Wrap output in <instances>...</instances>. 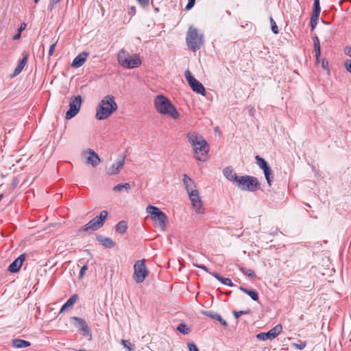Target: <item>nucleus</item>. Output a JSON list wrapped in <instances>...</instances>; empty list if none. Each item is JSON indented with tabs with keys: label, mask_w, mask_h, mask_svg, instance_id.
I'll use <instances>...</instances> for the list:
<instances>
[{
	"label": "nucleus",
	"mask_w": 351,
	"mask_h": 351,
	"mask_svg": "<svg viewBox=\"0 0 351 351\" xmlns=\"http://www.w3.org/2000/svg\"><path fill=\"white\" fill-rule=\"evenodd\" d=\"M322 67L324 70H327L329 72L328 69V62L326 59H322Z\"/></svg>",
	"instance_id": "79ce46f5"
},
{
	"label": "nucleus",
	"mask_w": 351,
	"mask_h": 351,
	"mask_svg": "<svg viewBox=\"0 0 351 351\" xmlns=\"http://www.w3.org/2000/svg\"><path fill=\"white\" fill-rule=\"evenodd\" d=\"M184 75L188 84L194 92L203 96L206 95L205 88L203 84L197 81L189 70L185 71Z\"/></svg>",
	"instance_id": "9b49d317"
},
{
	"label": "nucleus",
	"mask_w": 351,
	"mask_h": 351,
	"mask_svg": "<svg viewBox=\"0 0 351 351\" xmlns=\"http://www.w3.org/2000/svg\"><path fill=\"white\" fill-rule=\"evenodd\" d=\"M108 213L107 210H102L99 215L92 219L89 222L83 226L79 231L88 232L90 230L95 231L98 230L104 226V222L108 217Z\"/></svg>",
	"instance_id": "6e6552de"
},
{
	"label": "nucleus",
	"mask_w": 351,
	"mask_h": 351,
	"mask_svg": "<svg viewBox=\"0 0 351 351\" xmlns=\"http://www.w3.org/2000/svg\"><path fill=\"white\" fill-rule=\"evenodd\" d=\"M87 269H88V263H86L80 269V274H79L80 278H83Z\"/></svg>",
	"instance_id": "4c0bfd02"
},
{
	"label": "nucleus",
	"mask_w": 351,
	"mask_h": 351,
	"mask_svg": "<svg viewBox=\"0 0 351 351\" xmlns=\"http://www.w3.org/2000/svg\"><path fill=\"white\" fill-rule=\"evenodd\" d=\"M314 50L315 53L316 63L319 61V57L321 55V47L319 40L317 36L313 37Z\"/></svg>",
	"instance_id": "b1692460"
},
{
	"label": "nucleus",
	"mask_w": 351,
	"mask_h": 351,
	"mask_svg": "<svg viewBox=\"0 0 351 351\" xmlns=\"http://www.w3.org/2000/svg\"><path fill=\"white\" fill-rule=\"evenodd\" d=\"M186 138L193 148L195 158L199 161H206L209 145L204 138L196 132H189Z\"/></svg>",
	"instance_id": "f257e3e1"
},
{
	"label": "nucleus",
	"mask_w": 351,
	"mask_h": 351,
	"mask_svg": "<svg viewBox=\"0 0 351 351\" xmlns=\"http://www.w3.org/2000/svg\"><path fill=\"white\" fill-rule=\"evenodd\" d=\"M116 231L120 234H124L126 232L128 229V224L125 221H119L115 227Z\"/></svg>",
	"instance_id": "cd10ccee"
},
{
	"label": "nucleus",
	"mask_w": 351,
	"mask_h": 351,
	"mask_svg": "<svg viewBox=\"0 0 351 351\" xmlns=\"http://www.w3.org/2000/svg\"><path fill=\"white\" fill-rule=\"evenodd\" d=\"M282 330L281 324H278L267 332H261L256 335L257 339L262 341L275 339Z\"/></svg>",
	"instance_id": "ddd939ff"
},
{
	"label": "nucleus",
	"mask_w": 351,
	"mask_h": 351,
	"mask_svg": "<svg viewBox=\"0 0 351 351\" xmlns=\"http://www.w3.org/2000/svg\"><path fill=\"white\" fill-rule=\"evenodd\" d=\"M78 296L77 294L73 295L62 306L60 313H63L64 311H66L69 308L72 306L77 300Z\"/></svg>",
	"instance_id": "4be33fe9"
},
{
	"label": "nucleus",
	"mask_w": 351,
	"mask_h": 351,
	"mask_svg": "<svg viewBox=\"0 0 351 351\" xmlns=\"http://www.w3.org/2000/svg\"><path fill=\"white\" fill-rule=\"evenodd\" d=\"M118 108L114 96H105L96 108L95 117L97 120H104L109 118Z\"/></svg>",
	"instance_id": "f03ea898"
},
{
	"label": "nucleus",
	"mask_w": 351,
	"mask_h": 351,
	"mask_svg": "<svg viewBox=\"0 0 351 351\" xmlns=\"http://www.w3.org/2000/svg\"><path fill=\"white\" fill-rule=\"evenodd\" d=\"M154 106L157 111L161 114L169 115L173 119H177L180 114L171 103L169 99L163 95H158L154 99Z\"/></svg>",
	"instance_id": "7ed1b4c3"
},
{
	"label": "nucleus",
	"mask_w": 351,
	"mask_h": 351,
	"mask_svg": "<svg viewBox=\"0 0 351 351\" xmlns=\"http://www.w3.org/2000/svg\"><path fill=\"white\" fill-rule=\"evenodd\" d=\"M12 346L16 348H23L29 346L30 342L21 339H14L12 340Z\"/></svg>",
	"instance_id": "a878e982"
},
{
	"label": "nucleus",
	"mask_w": 351,
	"mask_h": 351,
	"mask_svg": "<svg viewBox=\"0 0 351 351\" xmlns=\"http://www.w3.org/2000/svg\"><path fill=\"white\" fill-rule=\"evenodd\" d=\"M75 322V325L79 328L80 330L83 332L84 336L88 337L89 340L91 339V331L84 319L77 317H73L71 318Z\"/></svg>",
	"instance_id": "4468645a"
},
{
	"label": "nucleus",
	"mask_w": 351,
	"mask_h": 351,
	"mask_svg": "<svg viewBox=\"0 0 351 351\" xmlns=\"http://www.w3.org/2000/svg\"><path fill=\"white\" fill-rule=\"evenodd\" d=\"M270 23H271V30L272 32L274 33V34H278V26L275 22V21L273 19L272 17H270Z\"/></svg>",
	"instance_id": "f704fd0d"
},
{
	"label": "nucleus",
	"mask_w": 351,
	"mask_h": 351,
	"mask_svg": "<svg viewBox=\"0 0 351 351\" xmlns=\"http://www.w3.org/2000/svg\"><path fill=\"white\" fill-rule=\"evenodd\" d=\"M319 14H320V12L319 11H314V10H313L312 14H311V16L310 19H311L313 21H316L318 22Z\"/></svg>",
	"instance_id": "58836bf2"
},
{
	"label": "nucleus",
	"mask_w": 351,
	"mask_h": 351,
	"mask_svg": "<svg viewBox=\"0 0 351 351\" xmlns=\"http://www.w3.org/2000/svg\"><path fill=\"white\" fill-rule=\"evenodd\" d=\"M38 1H39V0H34V2H35L36 3H37L38 2Z\"/></svg>",
	"instance_id": "6e6d98bb"
},
{
	"label": "nucleus",
	"mask_w": 351,
	"mask_h": 351,
	"mask_svg": "<svg viewBox=\"0 0 351 351\" xmlns=\"http://www.w3.org/2000/svg\"><path fill=\"white\" fill-rule=\"evenodd\" d=\"M149 275V271L145 265V260H138L134 265L133 278L139 284L142 283Z\"/></svg>",
	"instance_id": "9d476101"
},
{
	"label": "nucleus",
	"mask_w": 351,
	"mask_h": 351,
	"mask_svg": "<svg viewBox=\"0 0 351 351\" xmlns=\"http://www.w3.org/2000/svg\"><path fill=\"white\" fill-rule=\"evenodd\" d=\"M194 266L196 267H198L199 269H202L204 270L206 272H208L213 277H215L217 280L221 282L223 285H227L228 287H233L234 284L232 283V280L228 278H224L221 276L219 273L217 272H210L208 271V269L204 265H198V264H194Z\"/></svg>",
	"instance_id": "2eb2a0df"
},
{
	"label": "nucleus",
	"mask_w": 351,
	"mask_h": 351,
	"mask_svg": "<svg viewBox=\"0 0 351 351\" xmlns=\"http://www.w3.org/2000/svg\"><path fill=\"white\" fill-rule=\"evenodd\" d=\"M345 68L346 71L351 73V60H346L344 63Z\"/></svg>",
	"instance_id": "a19ab883"
},
{
	"label": "nucleus",
	"mask_w": 351,
	"mask_h": 351,
	"mask_svg": "<svg viewBox=\"0 0 351 351\" xmlns=\"http://www.w3.org/2000/svg\"><path fill=\"white\" fill-rule=\"evenodd\" d=\"M239 289L242 291L243 293L248 295L253 300L257 301L258 300V295L257 291L254 290H249L246 288H244L243 287H240Z\"/></svg>",
	"instance_id": "bb28decb"
},
{
	"label": "nucleus",
	"mask_w": 351,
	"mask_h": 351,
	"mask_svg": "<svg viewBox=\"0 0 351 351\" xmlns=\"http://www.w3.org/2000/svg\"><path fill=\"white\" fill-rule=\"evenodd\" d=\"M248 109H249V114L251 115V116H254V114H255V109L254 107H252V106H249L248 107Z\"/></svg>",
	"instance_id": "3c124183"
},
{
	"label": "nucleus",
	"mask_w": 351,
	"mask_h": 351,
	"mask_svg": "<svg viewBox=\"0 0 351 351\" xmlns=\"http://www.w3.org/2000/svg\"><path fill=\"white\" fill-rule=\"evenodd\" d=\"M255 158L256 160V164L263 171L269 167L267 162L261 156H256Z\"/></svg>",
	"instance_id": "c756f323"
},
{
	"label": "nucleus",
	"mask_w": 351,
	"mask_h": 351,
	"mask_svg": "<svg viewBox=\"0 0 351 351\" xmlns=\"http://www.w3.org/2000/svg\"><path fill=\"white\" fill-rule=\"evenodd\" d=\"M125 159V156H123L119 160L113 163L107 170V173L108 175L118 174L124 166Z\"/></svg>",
	"instance_id": "f3484780"
},
{
	"label": "nucleus",
	"mask_w": 351,
	"mask_h": 351,
	"mask_svg": "<svg viewBox=\"0 0 351 351\" xmlns=\"http://www.w3.org/2000/svg\"><path fill=\"white\" fill-rule=\"evenodd\" d=\"M88 56V53L86 51H83V52L80 53L73 60L72 64H71L72 66L74 68L80 67L81 66H82L84 64Z\"/></svg>",
	"instance_id": "6ab92c4d"
},
{
	"label": "nucleus",
	"mask_w": 351,
	"mask_h": 351,
	"mask_svg": "<svg viewBox=\"0 0 351 351\" xmlns=\"http://www.w3.org/2000/svg\"><path fill=\"white\" fill-rule=\"evenodd\" d=\"M237 184L243 191H254L260 188L257 178L250 176H239Z\"/></svg>",
	"instance_id": "1a4fd4ad"
},
{
	"label": "nucleus",
	"mask_w": 351,
	"mask_h": 351,
	"mask_svg": "<svg viewBox=\"0 0 351 351\" xmlns=\"http://www.w3.org/2000/svg\"><path fill=\"white\" fill-rule=\"evenodd\" d=\"M26 27V24L25 23H23L21 24V27L19 28L18 31L19 32H21Z\"/></svg>",
	"instance_id": "603ef678"
},
{
	"label": "nucleus",
	"mask_w": 351,
	"mask_h": 351,
	"mask_svg": "<svg viewBox=\"0 0 351 351\" xmlns=\"http://www.w3.org/2000/svg\"><path fill=\"white\" fill-rule=\"evenodd\" d=\"M97 240L101 245L107 248H112L115 246L116 243L110 238L98 237Z\"/></svg>",
	"instance_id": "393cba45"
},
{
	"label": "nucleus",
	"mask_w": 351,
	"mask_h": 351,
	"mask_svg": "<svg viewBox=\"0 0 351 351\" xmlns=\"http://www.w3.org/2000/svg\"><path fill=\"white\" fill-rule=\"evenodd\" d=\"M239 270L243 274H245V276H247L248 277H250V278H255L256 277V274H255L254 271L251 269H246L245 267H240Z\"/></svg>",
	"instance_id": "2f4dec72"
},
{
	"label": "nucleus",
	"mask_w": 351,
	"mask_h": 351,
	"mask_svg": "<svg viewBox=\"0 0 351 351\" xmlns=\"http://www.w3.org/2000/svg\"><path fill=\"white\" fill-rule=\"evenodd\" d=\"M62 0H50L49 4L47 7V10L49 11H52L55 7V5L60 2Z\"/></svg>",
	"instance_id": "e433bc0d"
},
{
	"label": "nucleus",
	"mask_w": 351,
	"mask_h": 351,
	"mask_svg": "<svg viewBox=\"0 0 351 351\" xmlns=\"http://www.w3.org/2000/svg\"><path fill=\"white\" fill-rule=\"evenodd\" d=\"M121 343L123 346V347L128 349L129 351H132V348L129 346V343L128 341L122 339Z\"/></svg>",
	"instance_id": "de8ad7c7"
},
{
	"label": "nucleus",
	"mask_w": 351,
	"mask_h": 351,
	"mask_svg": "<svg viewBox=\"0 0 351 351\" xmlns=\"http://www.w3.org/2000/svg\"><path fill=\"white\" fill-rule=\"evenodd\" d=\"M117 60L121 66L126 69L137 68L141 64V60L138 54L130 55L123 49L118 53Z\"/></svg>",
	"instance_id": "423d86ee"
},
{
	"label": "nucleus",
	"mask_w": 351,
	"mask_h": 351,
	"mask_svg": "<svg viewBox=\"0 0 351 351\" xmlns=\"http://www.w3.org/2000/svg\"><path fill=\"white\" fill-rule=\"evenodd\" d=\"M20 37H21V33H20V32H18L16 34H15V35L13 36V39H14V40H17V39H19Z\"/></svg>",
	"instance_id": "864d4df0"
},
{
	"label": "nucleus",
	"mask_w": 351,
	"mask_h": 351,
	"mask_svg": "<svg viewBox=\"0 0 351 351\" xmlns=\"http://www.w3.org/2000/svg\"><path fill=\"white\" fill-rule=\"evenodd\" d=\"M188 347H189V351H199L198 348L193 343H188Z\"/></svg>",
	"instance_id": "c03bdc74"
},
{
	"label": "nucleus",
	"mask_w": 351,
	"mask_h": 351,
	"mask_svg": "<svg viewBox=\"0 0 351 351\" xmlns=\"http://www.w3.org/2000/svg\"><path fill=\"white\" fill-rule=\"evenodd\" d=\"M146 211L151 215V218L156 223V226L161 230H165L168 222L166 214L158 207L152 205L147 206Z\"/></svg>",
	"instance_id": "0eeeda50"
},
{
	"label": "nucleus",
	"mask_w": 351,
	"mask_h": 351,
	"mask_svg": "<svg viewBox=\"0 0 351 351\" xmlns=\"http://www.w3.org/2000/svg\"><path fill=\"white\" fill-rule=\"evenodd\" d=\"M56 46V42L51 44L49 49V56H51L53 54Z\"/></svg>",
	"instance_id": "a18cd8bd"
},
{
	"label": "nucleus",
	"mask_w": 351,
	"mask_h": 351,
	"mask_svg": "<svg viewBox=\"0 0 351 351\" xmlns=\"http://www.w3.org/2000/svg\"><path fill=\"white\" fill-rule=\"evenodd\" d=\"M314 11H319L321 12V8L319 5V0H314Z\"/></svg>",
	"instance_id": "37998d69"
},
{
	"label": "nucleus",
	"mask_w": 351,
	"mask_h": 351,
	"mask_svg": "<svg viewBox=\"0 0 351 351\" xmlns=\"http://www.w3.org/2000/svg\"><path fill=\"white\" fill-rule=\"evenodd\" d=\"M3 194H0V201L3 199Z\"/></svg>",
	"instance_id": "5fc2aeb1"
},
{
	"label": "nucleus",
	"mask_w": 351,
	"mask_h": 351,
	"mask_svg": "<svg viewBox=\"0 0 351 351\" xmlns=\"http://www.w3.org/2000/svg\"><path fill=\"white\" fill-rule=\"evenodd\" d=\"M344 53L348 56V57H350L351 58V47L350 46H346L344 47Z\"/></svg>",
	"instance_id": "49530a36"
},
{
	"label": "nucleus",
	"mask_w": 351,
	"mask_h": 351,
	"mask_svg": "<svg viewBox=\"0 0 351 351\" xmlns=\"http://www.w3.org/2000/svg\"><path fill=\"white\" fill-rule=\"evenodd\" d=\"M84 155H87L86 158V163L90 164L93 167H95L101 162V159L98 154L92 149H88L84 153Z\"/></svg>",
	"instance_id": "dca6fc26"
},
{
	"label": "nucleus",
	"mask_w": 351,
	"mask_h": 351,
	"mask_svg": "<svg viewBox=\"0 0 351 351\" xmlns=\"http://www.w3.org/2000/svg\"><path fill=\"white\" fill-rule=\"evenodd\" d=\"M224 176L230 182L237 183L239 176H237L234 169L231 167H226L223 171Z\"/></svg>",
	"instance_id": "aec40b11"
},
{
	"label": "nucleus",
	"mask_w": 351,
	"mask_h": 351,
	"mask_svg": "<svg viewBox=\"0 0 351 351\" xmlns=\"http://www.w3.org/2000/svg\"><path fill=\"white\" fill-rule=\"evenodd\" d=\"M136 1L142 5H147L149 2V0H136Z\"/></svg>",
	"instance_id": "8fccbe9b"
},
{
	"label": "nucleus",
	"mask_w": 351,
	"mask_h": 351,
	"mask_svg": "<svg viewBox=\"0 0 351 351\" xmlns=\"http://www.w3.org/2000/svg\"><path fill=\"white\" fill-rule=\"evenodd\" d=\"M250 313V310L247 309L246 311H233L234 316L236 319H238L242 315L249 314Z\"/></svg>",
	"instance_id": "72a5a7b5"
},
{
	"label": "nucleus",
	"mask_w": 351,
	"mask_h": 351,
	"mask_svg": "<svg viewBox=\"0 0 351 351\" xmlns=\"http://www.w3.org/2000/svg\"><path fill=\"white\" fill-rule=\"evenodd\" d=\"M82 104V97L80 95L72 97L69 101V109L66 113V119H71L74 117L79 112Z\"/></svg>",
	"instance_id": "f8f14e48"
},
{
	"label": "nucleus",
	"mask_w": 351,
	"mask_h": 351,
	"mask_svg": "<svg viewBox=\"0 0 351 351\" xmlns=\"http://www.w3.org/2000/svg\"><path fill=\"white\" fill-rule=\"evenodd\" d=\"M263 172H264V175H265V179L267 180V182L268 185L269 186H271L272 180H273V178H274L273 173H272V171H271V168L269 167V168L265 169L263 171Z\"/></svg>",
	"instance_id": "7c9ffc66"
},
{
	"label": "nucleus",
	"mask_w": 351,
	"mask_h": 351,
	"mask_svg": "<svg viewBox=\"0 0 351 351\" xmlns=\"http://www.w3.org/2000/svg\"><path fill=\"white\" fill-rule=\"evenodd\" d=\"M25 259V254H21L17 258H16L8 267V271L11 273H16L19 271L21 267L23 261Z\"/></svg>",
	"instance_id": "a211bd4d"
},
{
	"label": "nucleus",
	"mask_w": 351,
	"mask_h": 351,
	"mask_svg": "<svg viewBox=\"0 0 351 351\" xmlns=\"http://www.w3.org/2000/svg\"><path fill=\"white\" fill-rule=\"evenodd\" d=\"M195 0H188V3L185 7L186 10H191L195 5Z\"/></svg>",
	"instance_id": "ea45409f"
},
{
	"label": "nucleus",
	"mask_w": 351,
	"mask_h": 351,
	"mask_svg": "<svg viewBox=\"0 0 351 351\" xmlns=\"http://www.w3.org/2000/svg\"><path fill=\"white\" fill-rule=\"evenodd\" d=\"M27 62V55H25L21 60H19L16 67L15 68L13 73V76H16L19 75L22 70L23 69L24 66H25L26 63Z\"/></svg>",
	"instance_id": "5701e85b"
},
{
	"label": "nucleus",
	"mask_w": 351,
	"mask_h": 351,
	"mask_svg": "<svg viewBox=\"0 0 351 351\" xmlns=\"http://www.w3.org/2000/svg\"><path fill=\"white\" fill-rule=\"evenodd\" d=\"M183 182L185 189L189 195L192 205L196 210V213L201 214L203 213L202 202L199 196L198 191L195 189L194 182L187 175H184Z\"/></svg>",
	"instance_id": "20e7f679"
},
{
	"label": "nucleus",
	"mask_w": 351,
	"mask_h": 351,
	"mask_svg": "<svg viewBox=\"0 0 351 351\" xmlns=\"http://www.w3.org/2000/svg\"><path fill=\"white\" fill-rule=\"evenodd\" d=\"M131 189L130 183L119 184L114 186L113 191L114 192H121L123 190L129 191Z\"/></svg>",
	"instance_id": "c85d7f7f"
},
{
	"label": "nucleus",
	"mask_w": 351,
	"mask_h": 351,
	"mask_svg": "<svg viewBox=\"0 0 351 351\" xmlns=\"http://www.w3.org/2000/svg\"><path fill=\"white\" fill-rule=\"evenodd\" d=\"M292 346L299 350H302L306 347V343L305 341H299L298 343H293Z\"/></svg>",
	"instance_id": "c9c22d12"
},
{
	"label": "nucleus",
	"mask_w": 351,
	"mask_h": 351,
	"mask_svg": "<svg viewBox=\"0 0 351 351\" xmlns=\"http://www.w3.org/2000/svg\"><path fill=\"white\" fill-rule=\"evenodd\" d=\"M202 313L204 315H206L209 317H211L213 319L219 321L221 324H222L223 326L227 327L228 323L226 320H224L219 314L217 313L210 311H202Z\"/></svg>",
	"instance_id": "412c9836"
},
{
	"label": "nucleus",
	"mask_w": 351,
	"mask_h": 351,
	"mask_svg": "<svg viewBox=\"0 0 351 351\" xmlns=\"http://www.w3.org/2000/svg\"><path fill=\"white\" fill-rule=\"evenodd\" d=\"M188 47L193 51L199 49L204 43V36L197 28L190 26L186 36Z\"/></svg>",
	"instance_id": "39448f33"
},
{
	"label": "nucleus",
	"mask_w": 351,
	"mask_h": 351,
	"mask_svg": "<svg viewBox=\"0 0 351 351\" xmlns=\"http://www.w3.org/2000/svg\"><path fill=\"white\" fill-rule=\"evenodd\" d=\"M177 330L184 335H187L190 332V328L184 324H180L177 327Z\"/></svg>",
	"instance_id": "473e14b6"
},
{
	"label": "nucleus",
	"mask_w": 351,
	"mask_h": 351,
	"mask_svg": "<svg viewBox=\"0 0 351 351\" xmlns=\"http://www.w3.org/2000/svg\"><path fill=\"white\" fill-rule=\"evenodd\" d=\"M317 23L318 22L316 21H313L310 19V25L312 30H313L316 27Z\"/></svg>",
	"instance_id": "09e8293b"
}]
</instances>
